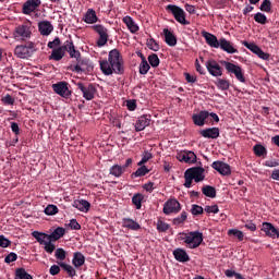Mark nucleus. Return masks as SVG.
<instances>
[{
    "label": "nucleus",
    "instance_id": "nucleus-4",
    "mask_svg": "<svg viewBox=\"0 0 279 279\" xmlns=\"http://www.w3.org/2000/svg\"><path fill=\"white\" fill-rule=\"evenodd\" d=\"M76 86L86 101H93L95 99V95H97V86L95 84L78 82Z\"/></svg>",
    "mask_w": 279,
    "mask_h": 279
},
{
    "label": "nucleus",
    "instance_id": "nucleus-19",
    "mask_svg": "<svg viewBox=\"0 0 279 279\" xmlns=\"http://www.w3.org/2000/svg\"><path fill=\"white\" fill-rule=\"evenodd\" d=\"M262 231L265 232L266 236H269L270 239H278L279 236L278 229H276L271 222H263Z\"/></svg>",
    "mask_w": 279,
    "mask_h": 279
},
{
    "label": "nucleus",
    "instance_id": "nucleus-8",
    "mask_svg": "<svg viewBox=\"0 0 279 279\" xmlns=\"http://www.w3.org/2000/svg\"><path fill=\"white\" fill-rule=\"evenodd\" d=\"M69 86L70 85L68 82L61 81L56 84H52V90L53 93H56V95L63 97V99H69L71 95H73V92H71Z\"/></svg>",
    "mask_w": 279,
    "mask_h": 279
},
{
    "label": "nucleus",
    "instance_id": "nucleus-45",
    "mask_svg": "<svg viewBox=\"0 0 279 279\" xmlns=\"http://www.w3.org/2000/svg\"><path fill=\"white\" fill-rule=\"evenodd\" d=\"M149 69H151L149 62H147V59H143L140 64V75H147V73H149Z\"/></svg>",
    "mask_w": 279,
    "mask_h": 279
},
{
    "label": "nucleus",
    "instance_id": "nucleus-5",
    "mask_svg": "<svg viewBox=\"0 0 279 279\" xmlns=\"http://www.w3.org/2000/svg\"><path fill=\"white\" fill-rule=\"evenodd\" d=\"M167 12H171V14L174 16L175 21L180 23L181 25H190L191 22L186 21V13L184 12V9L175 5V4H168L166 7Z\"/></svg>",
    "mask_w": 279,
    "mask_h": 279
},
{
    "label": "nucleus",
    "instance_id": "nucleus-52",
    "mask_svg": "<svg viewBox=\"0 0 279 279\" xmlns=\"http://www.w3.org/2000/svg\"><path fill=\"white\" fill-rule=\"evenodd\" d=\"M184 180L185 182L183 185L185 186V189H191V186H193V180L195 179H193L192 175L185 170Z\"/></svg>",
    "mask_w": 279,
    "mask_h": 279
},
{
    "label": "nucleus",
    "instance_id": "nucleus-14",
    "mask_svg": "<svg viewBox=\"0 0 279 279\" xmlns=\"http://www.w3.org/2000/svg\"><path fill=\"white\" fill-rule=\"evenodd\" d=\"M211 168L215 169V171H218L220 175H225V177L232 175V168L230 167V165L223 161H220V160L214 161L211 163Z\"/></svg>",
    "mask_w": 279,
    "mask_h": 279
},
{
    "label": "nucleus",
    "instance_id": "nucleus-6",
    "mask_svg": "<svg viewBox=\"0 0 279 279\" xmlns=\"http://www.w3.org/2000/svg\"><path fill=\"white\" fill-rule=\"evenodd\" d=\"M220 64L225 66L228 73H232L239 82L245 84V75L243 74V69L240 65H236L230 61H220Z\"/></svg>",
    "mask_w": 279,
    "mask_h": 279
},
{
    "label": "nucleus",
    "instance_id": "nucleus-18",
    "mask_svg": "<svg viewBox=\"0 0 279 279\" xmlns=\"http://www.w3.org/2000/svg\"><path fill=\"white\" fill-rule=\"evenodd\" d=\"M66 54V41L61 47L54 48L49 56V60H53L54 62H60L62 58Z\"/></svg>",
    "mask_w": 279,
    "mask_h": 279
},
{
    "label": "nucleus",
    "instance_id": "nucleus-13",
    "mask_svg": "<svg viewBox=\"0 0 279 279\" xmlns=\"http://www.w3.org/2000/svg\"><path fill=\"white\" fill-rule=\"evenodd\" d=\"M179 162H185L186 165H195L197 162V155L191 150H183L177 155Z\"/></svg>",
    "mask_w": 279,
    "mask_h": 279
},
{
    "label": "nucleus",
    "instance_id": "nucleus-40",
    "mask_svg": "<svg viewBox=\"0 0 279 279\" xmlns=\"http://www.w3.org/2000/svg\"><path fill=\"white\" fill-rule=\"evenodd\" d=\"M59 267H62L63 270L66 271V274L70 276V278H74V276H76V271H75V268H73V266L64 262H60Z\"/></svg>",
    "mask_w": 279,
    "mask_h": 279
},
{
    "label": "nucleus",
    "instance_id": "nucleus-57",
    "mask_svg": "<svg viewBox=\"0 0 279 279\" xmlns=\"http://www.w3.org/2000/svg\"><path fill=\"white\" fill-rule=\"evenodd\" d=\"M53 241H47L44 245H45V252H47L48 254H53V252L56 251V244H52Z\"/></svg>",
    "mask_w": 279,
    "mask_h": 279
},
{
    "label": "nucleus",
    "instance_id": "nucleus-9",
    "mask_svg": "<svg viewBox=\"0 0 279 279\" xmlns=\"http://www.w3.org/2000/svg\"><path fill=\"white\" fill-rule=\"evenodd\" d=\"M92 29H94V32H96V34H98L99 36L96 43L97 47H106V45L108 44V38H110V36L108 35V28H106L101 24H97L92 26Z\"/></svg>",
    "mask_w": 279,
    "mask_h": 279
},
{
    "label": "nucleus",
    "instance_id": "nucleus-27",
    "mask_svg": "<svg viewBox=\"0 0 279 279\" xmlns=\"http://www.w3.org/2000/svg\"><path fill=\"white\" fill-rule=\"evenodd\" d=\"M172 254L178 263H189L191 260L189 253L184 248H175Z\"/></svg>",
    "mask_w": 279,
    "mask_h": 279
},
{
    "label": "nucleus",
    "instance_id": "nucleus-2",
    "mask_svg": "<svg viewBox=\"0 0 279 279\" xmlns=\"http://www.w3.org/2000/svg\"><path fill=\"white\" fill-rule=\"evenodd\" d=\"M179 240L184 241L189 245L190 250L199 247L204 242V233L199 231H192L190 233H180Z\"/></svg>",
    "mask_w": 279,
    "mask_h": 279
},
{
    "label": "nucleus",
    "instance_id": "nucleus-55",
    "mask_svg": "<svg viewBox=\"0 0 279 279\" xmlns=\"http://www.w3.org/2000/svg\"><path fill=\"white\" fill-rule=\"evenodd\" d=\"M2 104H4V106H14V98L10 95L7 94L4 97L1 98Z\"/></svg>",
    "mask_w": 279,
    "mask_h": 279
},
{
    "label": "nucleus",
    "instance_id": "nucleus-47",
    "mask_svg": "<svg viewBox=\"0 0 279 279\" xmlns=\"http://www.w3.org/2000/svg\"><path fill=\"white\" fill-rule=\"evenodd\" d=\"M187 215L186 211H182L179 217L172 220L173 226H182L186 221Z\"/></svg>",
    "mask_w": 279,
    "mask_h": 279
},
{
    "label": "nucleus",
    "instance_id": "nucleus-32",
    "mask_svg": "<svg viewBox=\"0 0 279 279\" xmlns=\"http://www.w3.org/2000/svg\"><path fill=\"white\" fill-rule=\"evenodd\" d=\"M122 227L128 228L129 230H135V231L141 230V225L131 218H123Z\"/></svg>",
    "mask_w": 279,
    "mask_h": 279
},
{
    "label": "nucleus",
    "instance_id": "nucleus-24",
    "mask_svg": "<svg viewBox=\"0 0 279 279\" xmlns=\"http://www.w3.org/2000/svg\"><path fill=\"white\" fill-rule=\"evenodd\" d=\"M165 43L168 47H175L178 45V37L169 28H163Z\"/></svg>",
    "mask_w": 279,
    "mask_h": 279
},
{
    "label": "nucleus",
    "instance_id": "nucleus-26",
    "mask_svg": "<svg viewBox=\"0 0 279 279\" xmlns=\"http://www.w3.org/2000/svg\"><path fill=\"white\" fill-rule=\"evenodd\" d=\"M219 48L222 51H226V53H239V50L236 48H234L232 43H230V40H228L226 38H220Z\"/></svg>",
    "mask_w": 279,
    "mask_h": 279
},
{
    "label": "nucleus",
    "instance_id": "nucleus-29",
    "mask_svg": "<svg viewBox=\"0 0 279 279\" xmlns=\"http://www.w3.org/2000/svg\"><path fill=\"white\" fill-rule=\"evenodd\" d=\"M203 138H219V128H209L201 131Z\"/></svg>",
    "mask_w": 279,
    "mask_h": 279
},
{
    "label": "nucleus",
    "instance_id": "nucleus-42",
    "mask_svg": "<svg viewBox=\"0 0 279 279\" xmlns=\"http://www.w3.org/2000/svg\"><path fill=\"white\" fill-rule=\"evenodd\" d=\"M15 279H34L32 275L27 274L25 268L15 269Z\"/></svg>",
    "mask_w": 279,
    "mask_h": 279
},
{
    "label": "nucleus",
    "instance_id": "nucleus-17",
    "mask_svg": "<svg viewBox=\"0 0 279 279\" xmlns=\"http://www.w3.org/2000/svg\"><path fill=\"white\" fill-rule=\"evenodd\" d=\"M41 3L40 0H27L22 7L23 14L29 15L32 12H36Z\"/></svg>",
    "mask_w": 279,
    "mask_h": 279
},
{
    "label": "nucleus",
    "instance_id": "nucleus-11",
    "mask_svg": "<svg viewBox=\"0 0 279 279\" xmlns=\"http://www.w3.org/2000/svg\"><path fill=\"white\" fill-rule=\"evenodd\" d=\"M163 215H178L182 210V205L175 198L168 199L163 205Z\"/></svg>",
    "mask_w": 279,
    "mask_h": 279
},
{
    "label": "nucleus",
    "instance_id": "nucleus-48",
    "mask_svg": "<svg viewBox=\"0 0 279 279\" xmlns=\"http://www.w3.org/2000/svg\"><path fill=\"white\" fill-rule=\"evenodd\" d=\"M146 45H147L148 49H151V51L160 50V45H158V41H156V39H154V38L147 39Z\"/></svg>",
    "mask_w": 279,
    "mask_h": 279
},
{
    "label": "nucleus",
    "instance_id": "nucleus-31",
    "mask_svg": "<svg viewBox=\"0 0 279 279\" xmlns=\"http://www.w3.org/2000/svg\"><path fill=\"white\" fill-rule=\"evenodd\" d=\"M32 236H34V239H36V241H37V243H39V245H45L46 243H48V241H51V238H49V234L43 233L39 231H33Z\"/></svg>",
    "mask_w": 279,
    "mask_h": 279
},
{
    "label": "nucleus",
    "instance_id": "nucleus-15",
    "mask_svg": "<svg viewBox=\"0 0 279 279\" xmlns=\"http://www.w3.org/2000/svg\"><path fill=\"white\" fill-rule=\"evenodd\" d=\"M242 45L246 47V49L255 53V56H258V58H260L262 60H269V53L263 51V49H260V47H258L256 44L244 41L242 43Z\"/></svg>",
    "mask_w": 279,
    "mask_h": 279
},
{
    "label": "nucleus",
    "instance_id": "nucleus-33",
    "mask_svg": "<svg viewBox=\"0 0 279 279\" xmlns=\"http://www.w3.org/2000/svg\"><path fill=\"white\" fill-rule=\"evenodd\" d=\"M123 23H125L128 29H130L131 34H136V32H138V25H136V23L134 22V20L126 15L123 17Z\"/></svg>",
    "mask_w": 279,
    "mask_h": 279
},
{
    "label": "nucleus",
    "instance_id": "nucleus-60",
    "mask_svg": "<svg viewBox=\"0 0 279 279\" xmlns=\"http://www.w3.org/2000/svg\"><path fill=\"white\" fill-rule=\"evenodd\" d=\"M19 258V255L16 253H10L8 256L4 258V263L10 265V263H15V260Z\"/></svg>",
    "mask_w": 279,
    "mask_h": 279
},
{
    "label": "nucleus",
    "instance_id": "nucleus-21",
    "mask_svg": "<svg viewBox=\"0 0 279 279\" xmlns=\"http://www.w3.org/2000/svg\"><path fill=\"white\" fill-rule=\"evenodd\" d=\"M203 38H205L206 43L209 45V47H213L214 49H219L220 39H217V36L214 34H210L206 31L202 32Z\"/></svg>",
    "mask_w": 279,
    "mask_h": 279
},
{
    "label": "nucleus",
    "instance_id": "nucleus-10",
    "mask_svg": "<svg viewBox=\"0 0 279 279\" xmlns=\"http://www.w3.org/2000/svg\"><path fill=\"white\" fill-rule=\"evenodd\" d=\"M70 69L74 73H88L90 69H93V65H90V62L88 59L81 57L76 60V64L74 65L72 64Z\"/></svg>",
    "mask_w": 279,
    "mask_h": 279
},
{
    "label": "nucleus",
    "instance_id": "nucleus-23",
    "mask_svg": "<svg viewBox=\"0 0 279 279\" xmlns=\"http://www.w3.org/2000/svg\"><path fill=\"white\" fill-rule=\"evenodd\" d=\"M151 123V117L150 116H142L137 119L135 123V132H143L145 128H148V125Z\"/></svg>",
    "mask_w": 279,
    "mask_h": 279
},
{
    "label": "nucleus",
    "instance_id": "nucleus-16",
    "mask_svg": "<svg viewBox=\"0 0 279 279\" xmlns=\"http://www.w3.org/2000/svg\"><path fill=\"white\" fill-rule=\"evenodd\" d=\"M187 173L193 178L194 182H204L206 175H204L206 169L202 167L189 168Z\"/></svg>",
    "mask_w": 279,
    "mask_h": 279
},
{
    "label": "nucleus",
    "instance_id": "nucleus-39",
    "mask_svg": "<svg viewBox=\"0 0 279 279\" xmlns=\"http://www.w3.org/2000/svg\"><path fill=\"white\" fill-rule=\"evenodd\" d=\"M215 85L217 88H219V90H228L230 88V81L226 78H217Z\"/></svg>",
    "mask_w": 279,
    "mask_h": 279
},
{
    "label": "nucleus",
    "instance_id": "nucleus-12",
    "mask_svg": "<svg viewBox=\"0 0 279 279\" xmlns=\"http://www.w3.org/2000/svg\"><path fill=\"white\" fill-rule=\"evenodd\" d=\"M205 66L208 73L213 75V77H221V75H223V69L214 59L207 60L205 62Z\"/></svg>",
    "mask_w": 279,
    "mask_h": 279
},
{
    "label": "nucleus",
    "instance_id": "nucleus-28",
    "mask_svg": "<svg viewBox=\"0 0 279 279\" xmlns=\"http://www.w3.org/2000/svg\"><path fill=\"white\" fill-rule=\"evenodd\" d=\"M72 206L81 213H88V210H90V203L86 199H76L73 202Z\"/></svg>",
    "mask_w": 279,
    "mask_h": 279
},
{
    "label": "nucleus",
    "instance_id": "nucleus-36",
    "mask_svg": "<svg viewBox=\"0 0 279 279\" xmlns=\"http://www.w3.org/2000/svg\"><path fill=\"white\" fill-rule=\"evenodd\" d=\"M202 193L203 195H205L206 197H210L211 199H215V197H217V189H215V186L213 185H204L202 187Z\"/></svg>",
    "mask_w": 279,
    "mask_h": 279
},
{
    "label": "nucleus",
    "instance_id": "nucleus-56",
    "mask_svg": "<svg viewBox=\"0 0 279 279\" xmlns=\"http://www.w3.org/2000/svg\"><path fill=\"white\" fill-rule=\"evenodd\" d=\"M157 230H158V232H167V230H169V223H167L162 220H158L157 221Z\"/></svg>",
    "mask_w": 279,
    "mask_h": 279
},
{
    "label": "nucleus",
    "instance_id": "nucleus-43",
    "mask_svg": "<svg viewBox=\"0 0 279 279\" xmlns=\"http://www.w3.org/2000/svg\"><path fill=\"white\" fill-rule=\"evenodd\" d=\"M253 151H254L255 156H257L258 158H260L262 156H267V148H265V146H263L260 144H256L253 147Z\"/></svg>",
    "mask_w": 279,
    "mask_h": 279
},
{
    "label": "nucleus",
    "instance_id": "nucleus-20",
    "mask_svg": "<svg viewBox=\"0 0 279 279\" xmlns=\"http://www.w3.org/2000/svg\"><path fill=\"white\" fill-rule=\"evenodd\" d=\"M210 117V112L208 111H201L198 113L193 114L192 120L194 125H198V128H203V125L206 123V119Z\"/></svg>",
    "mask_w": 279,
    "mask_h": 279
},
{
    "label": "nucleus",
    "instance_id": "nucleus-30",
    "mask_svg": "<svg viewBox=\"0 0 279 279\" xmlns=\"http://www.w3.org/2000/svg\"><path fill=\"white\" fill-rule=\"evenodd\" d=\"M83 21L88 25H93L94 23H97L99 21V17H97V13L94 9H88L85 13Z\"/></svg>",
    "mask_w": 279,
    "mask_h": 279
},
{
    "label": "nucleus",
    "instance_id": "nucleus-34",
    "mask_svg": "<svg viewBox=\"0 0 279 279\" xmlns=\"http://www.w3.org/2000/svg\"><path fill=\"white\" fill-rule=\"evenodd\" d=\"M85 263L86 257L84 256V254H82V252L74 253L72 259V265H74V267H82Z\"/></svg>",
    "mask_w": 279,
    "mask_h": 279
},
{
    "label": "nucleus",
    "instance_id": "nucleus-59",
    "mask_svg": "<svg viewBox=\"0 0 279 279\" xmlns=\"http://www.w3.org/2000/svg\"><path fill=\"white\" fill-rule=\"evenodd\" d=\"M205 213H207L208 215H210V213H213L214 215H217V213H219V206L214 205V206H205L204 208Z\"/></svg>",
    "mask_w": 279,
    "mask_h": 279
},
{
    "label": "nucleus",
    "instance_id": "nucleus-3",
    "mask_svg": "<svg viewBox=\"0 0 279 279\" xmlns=\"http://www.w3.org/2000/svg\"><path fill=\"white\" fill-rule=\"evenodd\" d=\"M37 51L38 48H36V43L25 41L23 45H19L15 47L14 54L21 60H27L32 58V56H34V53Z\"/></svg>",
    "mask_w": 279,
    "mask_h": 279
},
{
    "label": "nucleus",
    "instance_id": "nucleus-41",
    "mask_svg": "<svg viewBox=\"0 0 279 279\" xmlns=\"http://www.w3.org/2000/svg\"><path fill=\"white\" fill-rule=\"evenodd\" d=\"M147 173H149V169L147 166L142 165L135 172L132 173V178H143L144 175H147Z\"/></svg>",
    "mask_w": 279,
    "mask_h": 279
},
{
    "label": "nucleus",
    "instance_id": "nucleus-51",
    "mask_svg": "<svg viewBox=\"0 0 279 279\" xmlns=\"http://www.w3.org/2000/svg\"><path fill=\"white\" fill-rule=\"evenodd\" d=\"M259 10L262 12L269 13L271 12V1L270 0H264L259 7Z\"/></svg>",
    "mask_w": 279,
    "mask_h": 279
},
{
    "label": "nucleus",
    "instance_id": "nucleus-25",
    "mask_svg": "<svg viewBox=\"0 0 279 279\" xmlns=\"http://www.w3.org/2000/svg\"><path fill=\"white\" fill-rule=\"evenodd\" d=\"M38 31L41 36H49L53 32V25L49 21H41L38 23Z\"/></svg>",
    "mask_w": 279,
    "mask_h": 279
},
{
    "label": "nucleus",
    "instance_id": "nucleus-1",
    "mask_svg": "<svg viewBox=\"0 0 279 279\" xmlns=\"http://www.w3.org/2000/svg\"><path fill=\"white\" fill-rule=\"evenodd\" d=\"M99 66L104 75H123L125 73L123 56L119 49L110 50L108 59L100 60Z\"/></svg>",
    "mask_w": 279,
    "mask_h": 279
},
{
    "label": "nucleus",
    "instance_id": "nucleus-61",
    "mask_svg": "<svg viewBox=\"0 0 279 279\" xmlns=\"http://www.w3.org/2000/svg\"><path fill=\"white\" fill-rule=\"evenodd\" d=\"M69 228L71 230H82V226L80 225V222H77L76 219L70 220Z\"/></svg>",
    "mask_w": 279,
    "mask_h": 279
},
{
    "label": "nucleus",
    "instance_id": "nucleus-53",
    "mask_svg": "<svg viewBox=\"0 0 279 279\" xmlns=\"http://www.w3.org/2000/svg\"><path fill=\"white\" fill-rule=\"evenodd\" d=\"M54 256L57 260H65L66 259V251L64 248H57L54 252Z\"/></svg>",
    "mask_w": 279,
    "mask_h": 279
},
{
    "label": "nucleus",
    "instance_id": "nucleus-35",
    "mask_svg": "<svg viewBox=\"0 0 279 279\" xmlns=\"http://www.w3.org/2000/svg\"><path fill=\"white\" fill-rule=\"evenodd\" d=\"M64 234H66V230L62 227H58L57 229L53 230L51 234H49V239L50 241H54V242L60 241V239H62Z\"/></svg>",
    "mask_w": 279,
    "mask_h": 279
},
{
    "label": "nucleus",
    "instance_id": "nucleus-49",
    "mask_svg": "<svg viewBox=\"0 0 279 279\" xmlns=\"http://www.w3.org/2000/svg\"><path fill=\"white\" fill-rule=\"evenodd\" d=\"M153 158H154V155H151V153H149L148 150L144 151V154L142 155L141 161L137 163L138 167H142V165L149 162V160H151Z\"/></svg>",
    "mask_w": 279,
    "mask_h": 279
},
{
    "label": "nucleus",
    "instance_id": "nucleus-37",
    "mask_svg": "<svg viewBox=\"0 0 279 279\" xmlns=\"http://www.w3.org/2000/svg\"><path fill=\"white\" fill-rule=\"evenodd\" d=\"M145 199V196L141 193H136L132 197V204L135 206L136 210H141L143 208V201Z\"/></svg>",
    "mask_w": 279,
    "mask_h": 279
},
{
    "label": "nucleus",
    "instance_id": "nucleus-7",
    "mask_svg": "<svg viewBox=\"0 0 279 279\" xmlns=\"http://www.w3.org/2000/svg\"><path fill=\"white\" fill-rule=\"evenodd\" d=\"M15 40H26L27 38H32V24L25 23L19 25L13 34Z\"/></svg>",
    "mask_w": 279,
    "mask_h": 279
},
{
    "label": "nucleus",
    "instance_id": "nucleus-58",
    "mask_svg": "<svg viewBox=\"0 0 279 279\" xmlns=\"http://www.w3.org/2000/svg\"><path fill=\"white\" fill-rule=\"evenodd\" d=\"M229 234H231L232 236H236L238 240H240V241H243V239H244L243 231L238 230V229H230Z\"/></svg>",
    "mask_w": 279,
    "mask_h": 279
},
{
    "label": "nucleus",
    "instance_id": "nucleus-44",
    "mask_svg": "<svg viewBox=\"0 0 279 279\" xmlns=\"http://www.w3.org/2000/svg\"><path fill=\"white\" fill-rule=\"evenodd\" d=\"M254 21H255V23H258L259 25H267V23H269V21L267 20V15H265V13H260V12H257L254 15Z\"/></svg>",
    "mask_w": 279,
    "mask_h": 279
},
{
    "label": "nucleus",
    "instance_id": "nucleus-22",
    "mask_svg": "<svg viewBox=\"0 0 279 279\" xmlns=\"http://www.w3.org/2000/svg\"><path fill=\"white\" fill-rule=\"evenodd\" d=\"M65 51H68L70 58L74 60H80V58H82V52L75 49V44H73V40L65 41Z\"/></svg>",
    "mask_w": 279,
    "mask_h": 279
},
{
    "label": "nucleus",
    "instance_id": "nucleus-63",
    "mask_svg": "<svg viewBox=\"0 0 279 279\" xmlns=\"http://www.w3.org/2000/svg\"><path fill=\"white\" fill-rule=\"evenodd\" d=\"M244 228L250 230V232H256V223L252 222V220H247L244 225Z\"/></svg>",
    "mask_w": 279,
    "mask_h": 279
},
{
    "label": "nucleus",
    "instance_id": "nucleus-46",
    "mask_svg": "<svg viewBox=\"0 0 279 279\" xmlns=\"http://www.w3.org/2000/svg\"><path fill=\"white\" fill-rule=\"evenodd\" d=\"M148 62L153 69H156L160 65V59L158 58V54L151 53L148 56Z\"/></svg>",
    "mask_w": 279,
    "mask_h": 279
},
{
    "label": "nucleus",
    "instance_id": "nucleus-62",
    "mask_svg": "<svg viewBox=\"0 0 279 279\" xmlns=\"http://www.w3.org/2000/svg\"><path fill=\"white\" fill-rule=\"evenodd\" d=\"M11 244L12 242L9 239L0 235V247H10Z\"/></svg>",
    "mask_w": 279,
    "mask_h": 279
},
{
    "label": "nucleus",
    "instance_id": "nucleus-38",
    "mask_svg": "<svg viewBox=\"0 0 279 279\" xmlns=\"http://www.w3.org/2000/svg\"><path fill=\"white\" fill-rule=\"evenodd\" d=\"M110 175H114V178H121L123 173H125V170L122 168V166L114 165L109 170Z\"/></svg>",
    "mask_w": 279,
    "mask_h": 279
},
{
    "label": "nucleus",
    "instance_id": "nucleus-54",
    "mask_svg": "<svg viewBox=\"0 0 279 279\" xmlns=\"http://www.w3.org/2000/svg\"><path fill=\"white\" fill-rule=\"evenodd\" d=\"M191 213L195 217H197L198 215H204V207L194 204V205H192Z\"/></svg>",
    "mask_w": 279,
    "mask_h": 279
},
{
    "label": "nucleus",
    "instance_id": "nucleus-64",
    "mask_svg": "<svg viewBox=\"0 0 279 279\" xmlns=\"http://www.w3.org/2000/svg\"><path fill=\"white\" fill-rule=\"evenodd\" d=\"M50 276H58L60 274V266L58 265H52L49 269Z\"/></svg>",
    "mask_w": 279,
    "mask_h": 279
},
{
    "label": "nucleus",
    "instance_id": "nucleus-50",
    "mask_svg": "<svg viewBox=\"0 0 279 279\" xmlns=\"http://www.w3.org/2000/svg\"><path fill=\"white\" fill-rule=\"evenodd\" d=\"M58 210H59L58 206H56V205H48L45 208L44 213H45V215H48L49 217H51L53 215H58Z\"/></svg>",
    "mask_w": 279,
    "mask_h": 279
}]
</instances>
